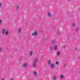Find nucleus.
I'll use <instances>...</instances> for the list:
<instances>
[{
    "label": "nucleus",
    "mask_w": 80,
    "mask_h": 80,
    "mask_svg": "<svg viewBox=\"0 0 80 80\" xmlns=\"http://www.w3.org/2000/svg\"><path fill=\"white\" fill-rule=\"evenodd\" d=\"M53 41H52V43H53Z\"/></svg>",
    "instance_id": "obj_28"
},
{
    "label": "nucleus",
    "mask_w": 80,
    "mask_h": 80,
    "mask_svg": "<svg viewBox=\"0 0 80 80\" xmlns=\"http://www.w3.org/2000/svg\"><path fill=\"white\" fill-rule=\"evenodd\" d=\"M48 15L49 17H50V16H51V13H50V12L48 13Z\"/></svg>",
    "instance_id": "obj_11"
},
{
    "label": "nucleus",
    "mask_w": 80,
    "mask_h": 80,
    "mask_svg": "<svg viewBox=\"0 0 80 80\" xmlns=\"http://www.w3.org/2000/svg\"><path fill=\"white\" fill-rule=\"evenodd\" d=\"M10 80H14V79H13V78H11Z\"/></svg>",
    "instance_id": "obj_25"
},
{
    "label": "nucleus",
    "mask_w": 80,
    "mask_h": 80,
    "mask_svg": "<svg viewBox=\"0 0 80 80\" xmlns=\"http://www.w3.org/2000/svg\"><path fill=\"white\" fill-rule=\"evenodd\" d=\"M2 6V3H1V2H0V8Z\"/></svg>",
    "instance_id": "obj_22"
},
{
    "label": "nucleus",
    "mask_w": 80,
    "mask_h": 80,
    "mask_svg": "<svg viewBox=\"0 0 80 80\" xmlns=\"http://www.w3.org/2000/svg\"><path fill=\"white\" fill-rule=\"evenodd\" d=\"M60 55V52H57V55Z\"/></svg>",
    "instance_id": "obj_17"
},
{
    "label": "nucleus",
    "mask_w": 80,
    "mask_h": 80,
    "mask_svg": "<svg viewBox=\"0 0 80 80\" xmlns=\"http://www.w3.org/2000/svg\"><path fill=\"white\" fill-rule=\"evenodd\" d=\"M28 65V64L26 62H25L23 65V67H27Z\"/></svg>",
    "instance_id": "obj_7"
},
{
    "label": "nucleus",
    "mask_w": 80,
    "mask_h": 80,
    "mask_svg": "<svg viewBox=\"0 0 80 80\" xmlns=\"http://www.w3.org/2000/svg\"><path fill=\"white\" fill-rule=\"evenodd\" d=\"M67 1H68V2H69V1H70V0H67Z\"/></svg>",
    "instance_id": "obj_27"
},
{
    "label": "nucleus",
    "mask_w": 80,
    "mask_h": 80,
    "mask_svg": "<svg viewBox=\"0 0 80 80\" xmlns=\"http://www.w3.org/2000/svg\"><path fill=\"white\" fill-rule=\"evenodd\" d=\"M65 48V46L64 45L63 47V48Z\"/></svg>",
    "instance_id": "obj_23"
},
{
    "label": "nucleus",
    "mask_w": 80,
    "mask_h": 80,
    "mask_svg": "<svg viewBox=\"0 0 80 80\" xmlns=\"http://www.w3.org/2000/svg\"><path fill=\"white\" fill-rule=\"evenodd\" d=\"M52 63V62L50 60H48V65H50Z\"/></svg>",
    "instance_id": "obj_6"
},
{
    "label": "nucleus",
    "mask_w": 80,
    "mask_h": 80,
    "mask_svg": "<svg viewBox=\"0 0 80 80\" xmlns=\"http://www.w3.org/2000/svg\"><path fill=\"white\" fill-rule=\"evenodd\" d=\"M57 79V77L55 76H53V80H55Z\"/></svg>",
    "instance_id": "obj_9"
},
{
    "label": "nucleus",
    "mask_w": 80,
    "mask_h": 80,
    "mask_svg": "<svg viewBox=\"0 0 80 80\" xmlns=\"http://www.w3.org/2000/svg\"><path fill=\"white\" fill-rule=\"evenodd\" d=\"M75 50H77V48H76Z\"/></svg>",
    "instance_id": "obj_30"
},
{
    "label": "nucleus",
    "mask_w": 80,
    "mask_h": 80,
    "mask_svg": "<svg viewBox=\"0 0 80 80\" xmlns=\"http://www.w3.org/2000/svg\"><path fill=\"white\" fill-rule=\"evenodd\" d=\"M33 52L30 51V56H32L33 55Z\"/></svg>",
    "instance_id": "obj_8"
},
{
    "label": "nucleus",
    "mask_w": 80,
    "mask_h": 80,
    "mask_svg": "<svg viewBox=\"0 0 80 80\" xmlns=\"http://www.w3.org/2000/svg\"><path fill=\"white\" fill-rule=\"evenodd\" d=\"M55 66V64L53 63H52L51 65V69H53L54 68V67Z\"/></svg>",
    "instance_id": "obj_3"
},
{
    "label": "nucleus",
    "mask_w": 80,
    "mask_h": 80,
    "mask_svg": "<svg viewBox=\"0 0 80 80\" xmlns=\"http://www.w3.org/2000/svg\"><path fill=\"white\" fill-rule=\"evenodd\" d=\"M33 75H34V76L35 77H37V72H33Z\"/></svg>",
    "instance_id": "obj_4"
},
{
    "label": "nucleus",
    "mask_w": 80,
    "mask_h": 80,
    "mask_svg": "<svg viewBox=\"0 0 80 80\" xmlns=\"http://www.w3.org/2000/svg\"><path fill=\"white\" fill-rule=\"evenodd\" d=\"M2 23V21L1 20H0V23Z\"/></svg>",
    "instance_id": "obj_26"
},
{
    "label": "nucleus",
    "mask_w": 80,
    "mask_h": 80,
    "mask_svg": "<svg viewBox=\"0 0 80 80\" xmlns=\"http://www.w3.org/2000/svg\"><path fill=\"white\" fill-rule=\"evenodd\" d=\"M5 30H6V29L5 28H3L2 30V34H4V33H5Z\"/></svg>",
    "instance_id": "obj_5"
},
{
    "label": "nucleus",
    "mask_w": 80,
    "mask_h": 80,
    "mask_svg": "<svg viewBox=\"0 0 80 80\" xmlns=\"http://www.w3.org/2000/svg\"><path fill=\"white\" fill-rule=\"evenodd\" d=\"M5 33H6V35H8V31H6V32Z\"/></svg>",
    "instance_id": "obj_13"
},
{
    "label": "nucleus",
    "mask_w": 80,
    "mask_h": 80,
    "mask_svg": "<svg viewBox=\"0 0 80 80\" xmlns=\"http://www.w3.org/2000/svg\"><path fill=\"white\" fill-rule=\"evenodd\" d=\"M1 80H4V79H2Z\"/></svg>",
    "instance_id": "obj_29"
},
{
    "label": "nucleus",
    "mask_w": 80,
    "mask_h": 80,
    "mask_svg": "<svg viewBox=\"0 0 80 80\" xmlns=\"http://www.w3.org/2000/svg\"><path fill=\"white\" fill-rule=\"evenodd\" d=\"M16 8L17 10H18V9L19 8V7L18 6Z\"/></svg>",
    "instance_id": "obj_21"
},
{
    "label": "nucleus",
    "mask_w": 80,
    "mask_h": 80,
    "mask_svg": "<svg viewBox=\"0 0 80 80\" xmlns=\"http://www.w3.org/2000/svg\"><path fill=\"white\" fill-rule=\"evenodd\" d=\"M60 78H63V75H61L60 77Z\"/></svg>",
    "instance_id": "obj_16"
},
{
    "label": "nucleus",
    "mask_w": 80,
    "mask_h": 80,
    "mask_svg": "<svg viewBox=\"0 0 80 80\" xmlns=\"http://www.w3.org/2000/svg\"><path fill=\"white\" fill-rule=\"evenodd\" d=\"M37 61H38V58H36L34 59V62L32 65L33 68H35L36 65H37Z\"/></svg>",
    "instance_id": "obj_1"
},
{
    "label": "nucleus",
    "mask_w": 80,
    "mask_h": 80,
    "mask_svg": "<svg viewBox=\"0 0 80 80\" xmlns=\"http://www.w3.org/2000/svg\"><path fill=\"white\" fill-rule=\"evenodd\" d=\"M63 67H65V65H63Z\"/></svg>",
    "instance_id": "obj_24"
},
{
    "label": "nucleus",
    "mask_w": 80,
    "mask_h": 80,
    "mask_svg": "<svg viewBox=\"0 0 80 80\" xmlns=\"http://www.w3.org/2000/svg\"><path fill=\"white\" fill-rule=\"evenodd\" d=\"M52 47H51L50 48V50H52Z\"/></svg>",
    "instance_id": "obj_20"
},
{
    "label": "nucleus",
    "mask_w": 80,
    "mask_h": 80,
    "mask_svg": "<svg viewBox=\"0 0 80 80\" xmlns=\"http://www.w3.org/2000/svg\"><path fill=\"white\" fill-rule=\"evenodd\" d=\"M2 48H0V52H2Z\"/></svg>",
    "instance_id": "obj_18"
},
{
    "label": "nucleus",
    "mask_w": 80,
    "mask_h": 80,
    "mask_svg": "<svg viewBox=\"0 0 80 80\" xmlns=\"http://www.w3.org/2000/svg\"><path fill=\"white\" fill-rule=\"evenodd\" d=\"M56 65H58V61H57L56 62Z\"/></svg>",
    "instance_id": "obj_19"
},
{
    "label": "nucleus",
    "mask_w": 80,
    "mask_h": 80,
    "mask_svg": "<svg viewBox=\"0 0 80 80\" xmlns=\"http://www.w3.org/2000/svg\"><path fill=\"white\" fill-rule=\"evenodd\" d=\"M79 10H80V9H79Z\"/></svg>",
    "instance_id": "obj_31"
},
{
    "label": "nucleus",
    "mask_w": 80,
    "mask_h": 80,
    "mask_svg": "<svg viewBox=\"0 0 80 80\" xmlns=\"http://www.w3.org/2000/svg\"><path fill=\"white\" fill-rule=\"evenodd\" d=\"M75 30L76 32H78V28H76Z\"/></svg>",
    "instance_id": "obj_14"
},
{
    "label": "nucleus",
    "mask_w": 80,
    "mask_h": 80,
    "mask_svg": "<svg viewBox=\"0 0 80 80\" xmlns=\"http://www.w3.org/2000/svg\"><path fill=\"white\" fill-rule=\"evenodd\" d=\"M32 36H35V35H37V32L36 31L35 32L32 34Z\"/></svg>",
    "instance_id": "obj_2"
},
{
    "label": "nucleus",
    "mask_w": 80,
    "mask_h": 80,
    "mask_svg": "<svg viewBox=\"0 0 80 80\" xmlns=\"http://www.w3.org/2000/svg\"><path fill=\"white\" fill-rule=\"evenodd\" d=\"M54 48L55 50H57V46L55 45L54 46Z\"/></svg>",
    "instance_id": "obj_10"
},
{
    "label": "nucleus",
    "mask_w": 80,
    "mask_h": 80,
    "mask_svg": "<svg viewBox=\"0 0 80 80\" xmlns=\"http://www.w3.org/2000/svg\"><path fill=\"white\" fill-rule=\"evenodd\" d=\"M75 23H72V26L73 27H75Z\"/></svg>",
    "instance_id": "obj_15"
},
{
    "label": "nucleus",
    "mask_w": 80,
    "mask_h": 80,
    "mask_svg": "<svg viewBox=\"0 0 80 80\" xmlns=\"http://www.w3.org/2000/svg\"><path fill=\"white\" fill-rule=\"evenodd\" d=\"M18 32H19V33H20V32H21V28H19V29L18 30Z\"/></svg>",
    "instance_id": "obj_12"
}]
</instances>
